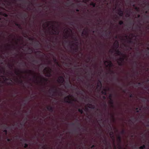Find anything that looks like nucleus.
Wrapping results in <instances>:
<instances>
[{"label":"nucleus","mask_w":149,"mask_h":149,"mask_svg":"<svg viewBox=\"0 0 149 149\" xmlns=\"http://www.w3.org/2000/svg\"><path fill=\"white\" fill-rule=\"evenodd\" d=\"M46 23L47 24V26H49V23H51L52 24V31L50 32V33H52L53 34H55V33H56L57 34V35H58L59 34V30H56L55 29L53 28V27L54 26V24L56 23L58 24V22H57L56 21H48L46 22Z\"/></svg>","instance_id":"1"},{"label":"nucleus","mask_w":149,"mask_h":149,"mask_svg":"<svg viewBox=\"0 0 149 149\" xmlns=\"http://www.w3.org/2000/svg\"><path fill=\"white\" fill-rule=\"evenodd\" d=\"M52 69L49 67H46L43 70V72L45 74V76L50 77L52 75Z\"/></svg>","instance_id":"2"},{"label":"nucleus","mask_w":149,"mask_h":149,"mask_svg":"<svg viewBox=\"0 0 149 149\" xmlns=\"http://www.w3.org/2000/svg\"><path fill=\"white\" fill-rule=\"evenodd\" d=\"M72 96L69 95L64 97V102H65L68 103L70 104H72L73 102L75 101L76 100L74 99H71Z\"/></svg>","instance_id":"3"},{"label":"nucleus","mask_w":149,"mask_h":149,"mask_svg":"<svg viewBox=\"0 0 149 149\" xmlns=\"http://www.w3.org/2000/svg\"><path fill=\"white\" fill-rule=\"evenodd\" d=\"M69 45L71 49L75 52H77L79 50V47L78 45L76 43H72L71 44L70 42H69Z\"/></svg>","instance_id":"4"},{"label":"nucleus","mask_w":149,"mask_h":149,"mask_svg":"<svg viewBox=\"0 0 149 149\" xmlns=\"http://www.w3.org/2000/svg\"><path fill=\"white\" fill-rule=\"evenodd\" d=\"M49 94L50 95H51V93H53L52 94V95L53 96H55L57 95L58 92V90L57 88L55 86H54L53 87L49 89Z\"/></svg>","instance_id":"5"},{"label":"nucleus","mask_w":149,"mask_h":149,"mask_svg":"<svg viewBox=\"0 0 149 149\" xmlns=\"http://www.w3.org/2000/svg\"><path fill=\"white\" fill-rule=\"evenodd\" d=\"M124 57H120L118 59L117 63L119 66H121L123 65V63L124 61Z\"/></svg>","instance_id":"6"},{"label":"nucleus","mask_w":149,"mask_h":149,"mask_svg":"<svg viewBox=\"0 0 149 149\" xmlns=\"http://www.w3.org/2000/svg\"><path fill=\"white\" fill-rule=\"evenodd\" d=\"M25 72L27 73H29L33 75V78L36 79V80H37L38 77L35 74L33 71H32L31 70H29L28 72L25 71Z\"/></svg>","instance_id":"7"},{"label":"nucleus","mask_w":149,"mask_h":149,"mask_svg":"<svg viewBox=\"0 0 149 149\" xmlns=\"http://www.w3.org/2000/svg\"><path fill=\"white\" fill-rule=\"evenodd\" d=\"M57 81L58 83L63 84L64 81V79L63 77L62 76H59L57 80Z\"/></svg>","instance_id":"8"},{"label":"nucleus","mask_w":149,"mask_h":149,"mask_svg":"<svg viewBox=\"0 0 149 149\" xmlns=\"http://www.w3.org/2000/svg\"><path fill=\"white\" fill-rule=\"evenodd\" d=\"M18 15L19 16L21 19H25L26 18L27 15L26 13H22Z\"/></svg>","instance_id":"9"},{"label":"nucleus","mask_w":149,"mask_h":149,"mask_svg":"<svg viewBox=\"0 0 149 149\" xmlns=\"http://www.w3.org/2000/svg\"><path fill=\"white\" fill-rule=\"evenodd\" d=\"M104 64L107 63L108 64L107 65H106L107 67L109 66V67L111 68L113 66V64L111 61H104Z\"/></svg>","instance_id":"10"},{"label":"nucleus","mask_w":149,"mask_h":149,"mask_svg":"<svg viewBox=\"0 0 149 149\" xmlns=\"http://www.w3.org/2000/svg\"><path fill=\"white\" fill-rule=\"evenodd\" d=\"M102 86V84L101 83V81L100 80H98V82L97 83V88H99V91H100V89H101V87Z\"/></svg>","instance_id":"11"},{"label":"nucleus","mask_w":149,"mask_h":149,"mask_svg":"<svg viewBox=\"0 0 149 149\" xmlns=\"http://www.w3.org/2000/svg\"><path fill=\"white\" fill-rule=\"evenodd\" d=\"M113 46L114 47V49H117L118 48L119 46V44L118 41L116 40L113 44Z\"/></svg>","instance_id":"12"},{"label":"nucleus","mask_w":149,"mask_h":149,"mask_svg":"<svg viewBox=\"0 0 149 149\" xmlns=\"http://www.w3.org/2000/svg\"><path fill=\"white\" fill-rule=\"evenodd\" d=\"M81 35L82 36H85L87 37L88 36V33L84 29L83 31L82 32Z\"/></svg>","instance_id":"13"},{"label":"nucleus","mask_w":149,"mask_h":149,"mask_svg":"<svg viewBox=\"0 0 149 149\" xmlns=\"http://www.w3.org/2000/svg\"><path fill=\"white\" fill-rule=\"evenodd\" d=\"M118 14L120 16L122 17L123 15V11L121 10V8H119L118 10Z\"/></svg>","instance_id":"14"},{"label":"nucleus","mask_w":149,"mask_h":149,"mask_svg":"<svg viewBox=\"0 0 149 149\" xmlns=\"http://www.w3.org/2000/svg\"><path fill=\"white\" fill-rule=\"evenodd\" d=\"M116 54L119 56L123 55V54L118 49H114Z\"/></svg>","instance_id":"15"},{"label":"nucleus","mask_w":149,"mask_h":149,"mask_svg":"<svg viewBox=\"0 0 149 149\" xmlns=\"http://www.w3.org/2000/svg\"><path fill=\"white\" fill-rule=\"evenodd\" d=\"M47 109L49 111L51 112H52L53 111L54 109L53 107L50 105L47 106Z\"/></svg>","instance_id":"16"},{"label":"nucleus","mask_w":149,"mask_h":149,"mask_svg":"<svg viewBox=\"0 0 149 149\" xmlns=\"http://www.w3.org/2000/svg\"><path fill=\"white\" fill-rule=\"evenodd\" d=\"M117 140L118 142L119 143V146L120 148L121 147L120 145V144L121 143V136L120 135H118V136L117 138Z\"/></svg>","instance_id":"17"},{"label":"nucleus","mask_w":149,"mask_h":149,"mask_svg":"<svg viewBox=\"0 0 149 149\" xmlns=\"http://www.w3.org/2000/svg\"><path fill=\"white\" fill-rule=\"evenodd\" d=\"M114 133L113 132L111 131L109 133V135L111 136V137L114 143L115 139H114V136L113 135Z\"/></svg>","instance_id":"18"},{"label":"nucleus","mask_w":149,"mask_h":149,"mask_svg":"<svg viewBox=\"0 0 149 149\" xmlns=\"http://www.w3.org/2000/svg\"><path fill=\"white\" fill-rule=\"evenodd\" d=\"M1 127L4 129H7L8 128V127H7V124L6 123L4 124H1Z\"/></svg>","instance_id":"19"},{"label":"nucleus","mask_w":149,"mask_h":149,"mask_svg":"<svg viewBox=\"0 0 149 149\" xmlns=\"http://www.w3.org/2000/svg\"><path fill=\"white\" fill-rule=\"evenodd\" d=\"M17 82L19 84H23V81L21 79H17Z\"/></svg>","instance_id":"20"},{"label":"nucleus","mask_w":149,"mask_h":149,"mask_svg":"<svg viewBox=\"0 0 149 149\" xmlns=\"http://www.w3.org/2000/svg\"><path fill=\"white\" fill-rule=\"evenodd\" d=\"M109 103L111 104V107H113V100H110Z\"/></svg>","instance_id":"21"},{"label":"nucleus","mask_w":149,"mask_h":149,"mask_svg":"<svg viewBox=\"0 0 149 149\" xmlns=\"http://www.w3.org/2000/svg\"><path fill=\"white\" fill-rule=\"evenodd\" d=\"M141 26L140 25L137 24L136 27V29H138L140 31H141Z\"/></svg>","instance_id":"22"},{"label":"nucleus","mask_w":149,"mask_h":149,"mask_svg":"<svg viewBox=\"0 0 149 149\" xmlns=\"http://www.w3.org/2000/svg\"><path fill=\"white\" fill-rule=\"evenodd\" d=\"M53 60L54 61V62L56 63L58 65H59L58 62L57 61V59L56 57H54L53 58Z\"/></svg>","instance_id":"23"},{"label":"nucleus","mask_w":149,"mask_h":149,"mask_svg":"<svg viewBox=\"0 0 149 149\" xmlns=\"http://www.w3.org/2000/svg\"><path fill=\"white\" fill-rule=\"evenodd\" d=\"M90 5L92 6L93 7H95L96 6V3L91 1L90 3Z\"/></svg>","instance_id":"24"},{"label":"nucleus","mask_w":149,"mask_h":149,"mask_svg":"<svg viewBox=\"0 0 149 149\" xmlns=\"http://www.w3.org/2000/svg\"><path fill=\"white\" fill-rule=\"evenodd\" d=\"M102 142L104 145H107V142L106 138L105 137H104V139L103 140Z\"/></svg>","instance_id":"25"},{"label":"nucleus","mask_w":149,"mask_h":149,"mask_svg":"<svg viewBox=\"0 0 149 149\" xmlns=\"http://www.w3.org/2000/svg\"><path fill=\"white\" fill-rule=\"evenodd\" d=\"M4 1V2H8V5L10 6L11 4V2L9 1L8 0H3Z\"/></svg>","instance_id":"26"},{"label":"nucleus","mask_w":149,"mask_h":149,"mask_svg":"<svg viewBox=\"0 0 149 149\" xmlns=\"http://www.w3.org/2000/svg\"><path fill=\"white\" fill-rule=\"evenodd\" d=\"M78 111L80 112L81 114L83 113V111L82 109L79 108L78 109Z\"/></svg>","instance_id":"27"},{"label":"nucleus","mask_w":149,"mask_h":149,"mask_svg":"<svg viewBox=\"0 0 149 149\" xmlns=\"http://www.w3.org/2000/svg\"><path fill=\"white\" fill-rule=\"evenodd\" d=\"M42 79L45 81L47 82L48 81V79L46 78H44L43 77H42V79L40 81H42Z\"/></svg>","instance_id":"28"},{"label":"nucleus","mask_w":149,"mask_h":149,"mask_svg":"<svg viewBox=\"0 0 149 149\" xmlns=\"http://www.w3.org/2000/svg\"><path fill=\"white\" fill-rule=\"evenodd\" d=\"M137 55L135 56H136V58H138L141 55V53L140 52H137L136 53Z\"/></svg>","instance_id":"29"},{"label":"nucleus","mask_w":149,"mask_h":149,"mask_svg":"<svg viewBox=\"0 0 149 149\" xmlns=\"http://www.w3.org/2000/svg\"><path fill=\"white\" fill-rule=\"evenodd\" d=\"M19 72L20 71L19 70H15V73L17 75H18L19 74H20L19 73Z\"/></svg>","instance_id":"30"},{"label":"nucleus","mask_w":149,"mask_h":149,"mask_svg":"<svg viewBox=\"0 0 149 149\" xmlns=\"http://www.w3.org/2000/svg\"><path fill=\"white\" fill-rule=\"evenodd\" d=\"M15 24L16 26H17L19 28H20L21 27L20 24L17 23V22H15Z\"/></svg>","instance_id":"31"},{"label":"nucleus","mask_w":149,"mask_h":149,"mask_svg":"<svg viewBox=\"0 0 149 149\" xmlns=\"http://www.w3.org/2000/svg\"><path fill=\"white\" fill-rule=\"evenodd\" d=\"M52 47L51 44L50 43V44L49 45H47V47L48 49H51V47Z\"/></svg>","instance_id":"32"},{"label":"nucleus","mask_w":149,"mask_h":149,"mask_svg":"<svg viewBox=\"0 0 149 149\" xmlns=\"http://www.w3.org/2000/svg\"><path fill=\"white\" fill-rule=\"evenodd\" d=\"M101 93L105 95H107V93H106L105 91H104L103 90L101 92Z\"/></svg>","instance_id":"33"},{"label":"nucleus","mask_w":149,"mask_h":149,"mask_svg":"<svg viewBox=\"0 0 149 149\" xmlns=\"http://www.w3.org/2000/svg\"><path fill=\"white\" fill-rule=\"evenodd\" d=\"M78 91L79 92V93L81 94H82V92H85L84 90L83 89L81 91Z\"/></svg>","instance_id":"34"},{"label":"nucleus","mask_w":149,"mask_h":149,"mask_svg":"<svg viewBox=\"0 0 149 149\" xmlns=\"http://www.w3.org/2000/svg\"><path fill=\"white\" fill-rule=\"evenodd\" d=\"M112 95L111 94H110L109 95V98L110 99V100H112Z\"/></svg>","instance_id":"35"},{"label":"nucleus","mask_w":149,"mask_h":149,"mask_svg":"<svg viewBox=\"0 0 149 149\" xmlns=\"http://www.w3.org/2000/svg\"><path fill=\"white\" fill-rule=\"evenodd\" d=\"M3 132L5 133L6 135H7V130L6 129H4L3 130Z\"/></svg>","instance_id":"36"},{"label":"nucleus","mask_w":149,"mask_h":149,"mask_svg":"<svg viewBox=\"0 0 149 149\" xmlns=\"http://www.w3.org/2000/svg\"><path fill=\"white\" fill-rule=\"evenodd\" d=\"M42 148L43 149H46L47 148V145H44L42 147Z\"/></svg>","instance_id":"37"},{"label":"nucleus","mask_w":149,"mask_h":149,"mask_svg":"<svg viewBox=\"0 0 149 149\" xmlns=\"http://www.w3.org/2000/svg\"><path fill=\"white\" fill-rule=\"evenodd\" d=\"M119 24L120 25L123 24V22L122 20L120 21L119 22Z\"/></svg>","instance_id":"38"},{"label":"nucleus","mask_w":149,"mask_h":149,"mask_svg":"<svg viewBox=\"0 0 149 149\" xmlns=\"http://www.w3.org/2000/svg\"><path fill=\"white\" fill-rule=\"evenodd\" d=\"M28 145L26 143H25L24 144V147L25 148H27L28 147Z\"/></svg>","instance_id":"39"},{"label":"nucleus","mask_w":149,"mask_h":149,"mask_svg":"<svg viewBox=\"0 0 149 149\" xmlns=\"http://www.w3.org/2000/svg\"><path fill=\"white\" fill-rule=\"evenodd\" d=\"M10 82H8L7 83V84L8 85H12V83L11 82L12 81L11 79H10Z\"/></svg>","instance_id":"40"},{"label":"nucleus","mask_w":149,"mask_h":149,"mask_svg":"<svg viewBox=\"0 0 149 149\" xmlns=\"http://www.w3.org/2000/svg\"><path fill=\"white\" fill-rule=\"evenodd\" d=\"M121 133L122 134H124L125 133V130H123L121 132Z\"/></svg>","instance_id":"41"},{"label":"nucleus","mask_w":149,"mask_h":149,"mask_svg":"<svg viewBox=\"0 0 149 149\" xmlns=\"http://www.w3.org/2000/svg\"><path fill=\"white\" fill-rule=\"evenodd\" d=\"M90 60V58L89 57H88L87 58V59L86 60V62L88 63Z\"/></svg>","instance_id":"42"},{"label":"nucleus","mask_w":149,"mask_h":149,"mask_svg":"<svg viewBox=\"0 0 149 149\" xmlns=\"http://www.w3.org/2000/svg\"><path fill=\"white\" fill-rule=\"evenodd\" d=\"M136 113H139V108L137 107L136 108Z\"/></svg>","instance_id":"43"},{"label":"nucleus","mask_w":149,"mask_h":149,"mask_svg":"<svg viewBox=\"0 0 149 149\" xmlns=\"http://www.w3.org/2000/svg\"><path fill=\"white\" fill-rule=\"evenodd\" d=\"M12 139H7V140L8 142H10L12 141Z\"/></svg>","instance_id":"44"},{"label":"nucleus","mask_w":149,"mask_h":149,"mask_svg":"<svg viewBox=\"0 0 149 149\" xmlns=\"http://www.w3.org/2000/svg\"><path fill=\"white\" fill-rule=\"evenodd\" d=\"M128 42L129 43H132L133 41L132 40L131 38H130V39L128 40Z\"/></svg>","instance_id":"45"},{"label":"nucleus","mask_w":149,"mask_h":149,"mask_svg":"<svg viewBox=\"0 0 149 149\" xmlns=\"http://www.w3.org/2000/svg\"><path fill=\"white\" fill-rule=\"evenodd\" d=\"M146 100V99L145 97H143L142 100V101L143 102H145Z\"/></svg>","instance_id":"46"},{"label":"nucleus","mask_w":149,"mask_h":149,"mask_svg":"<svg viewBox=\"0 0 149 149\" xmlns=\"http://www.w3.org/2000/svg\"><path fill=\"white\" fill-rule=\"evenodd\" d=\"M137 62L136 61H135L134 62L133 64L135 65L136 66H137Z\"/></svg>","instance_id":"47"},{"label":"nucleus","mask_w":149,"mask_h":149,"mask_svg":"<svg viewBox=\"0 0 149 149\" xmlns=\"http://www.w3.org/2000/svg\"><path fill=\"white\" fill-rule=\"evenodd\" d=\"M63 95V93L61 92L58 94V95L60 96H62Z\"/></svg>","instance_id":"48"},{"label":"nucleus","mask_w":149,"mask_h":149,"mask_svg":"<svg viewBox=\"0 0 149 149\" xmlns=\"http://www.w3.org/2000/svg\"><path fill=\"white\" fill-rule=\"evenodd\" d=\"M133 94L130 93V97H133Z\"/></svg>","instance_id":"49"},{"label":"nucleus","mask_w":149,"mask_h":149,"mask_svg":"<svg viewBox=\"0 0 149 149\" xmlns=\"http://www.w3.org/2000/svg\"><path fill=\"white\" fill-rule=\"evenodd\" d=\"M8 66L9 68H12L13 67V65H11V64H8Z\"/></svg>","instance_id":"50"},{"label":"nucleus","mask_w":149,"mask_h":149,"mask_svg":"<svg viewBox=\"0 0 149 149\" xmlns=\"http://www.w3.org/2000/svg\"><path fill=\"white\" fill-rule=\"evenodd\" d=\"M32 62H35L36 63H38V61H37V60H33L32 61Z\"/></svg>","instance_id":"51"},{"label":"nucleus","mask_w":149,"mask_h":149,"mask_svg":"<svg viewBox=\"0 0 149 149\" xmlns=\"http://www.w3.org/2000/svg\"><path fill=\"white\" fill-rule=\"evenodd\" d=\"M95 147V145H93L91 147V149H93Z\"/></svg>","instance_id":"52"},{"label":"nucleus","mask_w":149,"mask_h":149,"mask_svg":"<svg viewBox=\"0 0 149 149\" xmlns=\"http://www.w3.org/2000/svg\"><path fill=\"white\" fill-rule=\"evenodd\" d=\"M103 91H105V92H106V93H107V90L106 89H105V88H104L103 89Z\"/></svg>","instance_id":"53"},{"label":"nucleus","mask_w":149,"mask_h":149,"mask_svg":"<svg viewBox=\"0 0 149 149\" xmlns=\"http://www.w3.org/2000/svg\"><path fill=\"white\" fill-rule=\"evenodd\" d=\"M37 53H39V55H40V54L41 53H42V52L40 51H38L37 52Z\"/></svg>","instance_id":"54"},{"label":"nucleus","mask_w":149,"mask_h":149,"mask_svg":"<svg viewBox=\"0 0 149 149\" xmlns=\"http://www.w3.org/2000/svg\"><path fill=\"white\" fill-rule=\"evenodd\" d=\"M4 77V79L5 81H8L9 80V79L6 78V77Z\"/></svg>","instance_id":"55"},{"label":"nucleus","mask_w":149,"mask_h":149,"mask_svg":"<svg viewBox=\"0 0 149 149\" xmlns=\"http://www.w3.org/2000/svg\"><path fill=\"white\" fill-rule=\"evenodd\" d=\"M135 10H139V8L138 7H136L135 8Z\"/></svg>","instance_id":"56"},{"label":"nucleus","mask_w":149,"mask_h":149,"mask_svg":"<svg viewBox=\"0 0 149 149\" xmlns=\"http://www.w3.org/2000/svg\"><path fill=\"white\" fill-rule=\"evenodd\" d=\"M90 86V84L89 83H88V84L86 85V86L87 87V88H88L89 87V86Z\"/></svg>","instance_id":"57"},{"label":"nucleus","mask_w":149,"mask_h":149,"mask_svg":"<svg viewBox=\"0 0 149 149\" xmlns=\"http://www.w3.org/2000/svg\"><path fill=\"white\" fill-rule=\"evenodd\" d=\"M104 106L105 107V110H106V107H107V105L106 104V103H105L104 104Z\"/></svg>","instance_id":"58"},{"label":"nucleus","mask_w":149,"mask_h":149,"mask_svg":"<svg viewBox=\"0 0 149 149\" xmlns=\"http://www.w3.org/2000/svg\"><path fill=\"white\" fill-rule=\"evenodd\" d=\"M142 147H143V148L144 149H145L146 148V146L145 145H143L142 146Z\"/></svg>","instance_id":"59"},{"label":"nucleus","mask_w":149,"mask_h":149,"mask_svg":"<svg viewBox=\"0 0 149 149\" xmlns=\"http://www.w3.org/2000/svg\"><path fill=\"white\" fill-rule=\"evenodd\" d=\"M20 141H26V140L25 139H22L20 140Z\"/></svg>","instance_id":"60"},{"label":"nucleus","mask_w":149,"mask_h":149,"mask_svg":"<svg viewBox=\"0 0 149 149\" xmlns=\"http://www.w3.org/2000/svg\"><path fill=\"white\" fill-rule=\"evenodd\" d=\"M103 98L104 100H105L106 99V97L105 96H103Z\"/></svg>","instance_id":"61"},{"label":"nucleus","mask_w":149,"mask_h":149,"mask_svg":"<svg viewBox=\"0 0 149 149\" xmlns=\"http://www.w3.org/2000/svg\"><path fill=\"white\" fill-rule=\"evenodd\" d=\"M139 149H144L143 148V147L142 146H141L139 147Z\"/></svg>","instance_id":"62"},{"label":"nucleus","mask_w":149,"mask_h":149,"mask_svg":"<svg viewBox=\"0 0 149 149\" xmlns=\"http://www.w3.org/2000/svg\"><path fill=\"white\" fill-rule=\"evenodd\" d=\"M74 40H75V41H77V38L76 37H75L74 39Z\"/></svg>","instance_id":"63"},{"label":"nucleus","mask_w":149,"mask_h":149,"mask_svg":"<svg viewBox=\"0 0 149 149\" xmlns=\"http://www.w3.org/2000/svg\"><path fill=\"white\" fill-rule=\"evenodd\" d=\"M146 28L148 29L149 30V25H148L147 27H146Z\"/></svg>","instance_id":"64"}]
</instances>
